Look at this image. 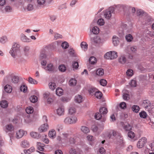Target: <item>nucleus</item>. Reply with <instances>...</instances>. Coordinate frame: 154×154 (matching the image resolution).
Listing matches in <instances>:
<instances>
[{
	"instance_id": "0eeeda50",
	"label": "nucleus",
	"mask_w": 154,
	"mask_h": 154,
	"mask_svg": "<svg viewBox=\"0 0 154 154\" xmlns=\"http://www.w3.org/2000/svg\"><path fill=\"white\" fill-rule=\"evenodd\" d=\"M146 142V139L143 137L140 139L137 143V146L138 148H141L143 147Z\"/></svg>"
},
{
	"instance_id": "1a4fd4ad",
	"label": "nucleus",
	"mask_w": 154,
	"mask_h": 154,
	"mask_svg": "<svg viewBox=\"0 0 154 154\" xmlns=\"http://www.w3.org/2000/svg\"><path fill=\"white\" fill-rule=\"evenodd\" d=\"M104 128L103 125H99L97 126H93L92 127V131L94 132H99Z\"/></svg>"
},
{
	"instance_id": "f8f14e48",
	"label": "nucleus",
	"mask_w": 154,
	"mask_h": 154,
	"mask_svg": "<svg viewBox=\"0 0 154 154\" xmlns=\"http://www.w3.org/2000/svg\"><path fill=\"white\" fill-rule=\"evenodd\" d=\"M21 45L18 42H14L13 43L12 48L20 52V48Z\"/></svg>"
},
{
	"instance_id": "20e7f679",
	"label": "nucleus",
	"mask_w": 154,
	"mask_h": 154,
	"mask_svg": "<svg viewBox=\"0 0 154 154\" xmlns=\"http://www.w3.org/2000/svg\"><path fill=\"white\" fill-rule=\"evenodd\" d=\"M115 11V8L113 7H110L106 9L104 12V16L107 19H110L111 16L112 14Z\"/></svg>"
},
{
	"instance_id": "bf43d9fd",
	"label": "nucleus",
	"mask_w": 154,
	"mask_h": 154,
	"mask_svg": "<svg viewBox=\"0 0 154 154\" xmlns=\"http://www.w3.org/2000/svg\"><path fill=\"white\" fill-rule=\"evenodd\" d=\"M63 37L62 35L57 33H55L54 34V38L56 39H57L59 38H61Z\"/></svg>"
},
{
	"instance_id": "4be33fe9",
	"label": "nucleus",
	"mask_w": 154,
	"mask_h": 154,
	"mask_svg": "<svg viewBox=\"0 0 154 154\" xmlns=\"http://www.w3.org/2000/svg\"><path fill=\"white\" fill-rule=\"evenodd\" d=\"M123 97L124 100H128L129 98L128 92L126 90H124L123 91Z\"/></svg>"
},
{
	"instance_id": "de8ad7c7",
	"label": "nucleus",
	"mask_w": 154,
	"mask_h": 154,
	"mask_svg": "<svg viewBox=\"0 0 154 154\" xmlns=\"http://www.w3.org/2000/svg\"><path fill=\"white\" fill-rule=\"evenodd\" d=\"M30 100L31 102L33 103H35L37 101L38 98L36 96L33 95L31 96L30 98Z\"/></svg>"
},
{
	"instance_id": "2f4dec72",
	"label": "nucleus",
	"mask_w": 154,
	"mask_h": 154,
	"mask_svg": "<svg viewBox=\"0 0 154 154\" xmlns=\"http://www.w3.org/2000/svg\"><path fill=\"white\" fill-rule=\"evenodd\" d=\"M81 130L85 134H87L90 132L89 128L85 126H82L81 127Z\"/></svg>"
},
{
	"instance_id": "b1692460",
	"label": "nucleus",
	"mask_w": 154,
	"mask_h": 154,
	"mask_svg": "<svg viewBox=\"0 0 154 154\" xmlns=\"http://www.w3.org/2000/svg\"><path fill=\"white\" fill-rule=\"evenodd\" d=\"M119 62L122 64H125L126 61V59L124 55L120 56L118 59Z\"/></svg>"
},
{
	"instance_id": "f3484780",
	"label": "nucleus",
	"mask_w": 154,
	"mask_h": 154,
	"mask_svg": "<svg viewBox=\"0 0 154 154\" xmlns=\"http://www.w3.org/2000/svg\"><path fill=\"white\" fill-rule=\"evenodd\" d=\"M20 38L21 40L23 42H29L31 41L30 39L27 38L26 36L23 33L20 35Z\"/></svg>"
},
{
	"instance_id": "f03ea898",
	"label": "nucleus",
	"mask_w": 154,
	"mask_h": 154,
	"mask_svg": "<svg viewBox=\"0 0 154 154\" xmlns=\"http://www.w3.org/2000/svg\"><path fill=\"white\" fill-rule=\"evenodd\" d=\"M118 57V53L115 51H109L107 52L104 55V57L105 59L110 60L115 59Z\"/></svg>"
},
{
	"instance_id": "ddd939ff",
	"label": "nucleus",
	"mask_w": 154,
	"mask_h": 154,
	"mask_svg": "<svg viewBox=\"0 0 154 154\" xmlns=\"http://www.w3.org/2000/svg\"><path fill=\"white\" fill-rule=\"evenodd\" d=\"M20 53V52L11 48L9 51V53L14 58H15Z\"/></svg>"
},
{
	"instance_id": "774afa93",
	"label": "nucleus",
	"mask_w": 154,
	"mask_h": 154,
	"mask_svg": "<svg viewBox=\"0 0 154 154\" xmlns=\"http://www.w3.org/2000/svg\"><path fill=\"white\" fill-rule=\"evenodd\" d=\"M100 84L103 86H105L107 84L106 80L103 79H101L100 81Z\"/></svg>"
},
{
	"instance_id": "052dcab7",
	"label": "nucleus",
	"mask_w": 154,
	"mask_h": 154,
	"mask_svg": "<svg viewBox=\"0 0 154 154\" xmlns=\"http://www.w3.org/2000/svg\"><path fill=\"white\" fill-rule=\"evenodd\" d=\"M59 69L60 71L63 72L66 70V67L64 65H61L59 66Z\"/></svg>"
},
{
	"instance_id": "5fc2aeb1",
	"label": "nucleus",
	"mask_w": 154,
	"mask_h": 154,
	"mask_svg": "<svg viewBox=\"0 0 154 154\" xmlns=\"http://www.w3.org/2000/svg\"><path fill=\"white\" fill-rule=\"evenodd\" d=\"M20 90L21 91L26 93L27 91V87L25 85H22L20 87Z\"/></svg>"
},
{
	"instance_id": "c9c22d12",
	"label": "nucleus",
	"mask_w": 154,
	"mask_h": 154,
	"mask_svg": "<svg viewBox=\"0 0 154 154\" xmlns=\"http://www.w3.org/2000/svg\"><path fill=\"white\" fill-rule=\"evenodd\" d=\"M28 82L30 83L33 85L37 84L38 83L37 81L30 77L28 78Z\"/></svg>"
},
{
	"instance_id": "72a5a7b5",
	"label": "nucleus",
	"mask_w": 154,
	"mask_h": 154,
	"mask_svg": "<svg viewBox=\"0 0 154 154\" xmlns=\"http://www.w3.org/2000/svg\"><path fill=\"white\" fill-rule=\"evenodd\" d=\"M81 48L84 51H86L87 50L88 45L87 43L85 42H82L80 45Z\"/></svg>"
},
{
	"instance_id": "338daca9",
	"label": "nucleus",
	"mask_w": 154,
	"mask_h": 154,
	"mask_svg": "<svg viewBox=\"0 0 154 154\" xmlns=\"http://www.w3.org/2000/svg\"><path fill=\"white\" fill-rule=\"evenodd\" d=\"M52 94L49 92H46L44 94V97L45 99L49 97H51Z\"/></svg>"
},
{
	"instance_id": "4c0bfd02",
	"label": "nucleus",
	"mask_w": 154,
	"mask_h": 154,
	"mask_svg": "<svg viewBox=\"0 0 154 154\" xmlns=\"http://www.w3.org/2000/svg\"><path fill=\"white\" fill-rule=\"evenodd\" d=\"M125 39L128 42H130L132 41L133 38L131 35L129 34L126 35Z\"/></svg>"
},
{
	"instance_id": "09e8293b",
	"label": "nucleus",
	"mask_w": 154,
	"mask_h": 154,
	"mask_svg": "<svg viewBox=\"0 0 154 154\" xmlns=\"http://www.w3.org/2000/svg\"><path fill=\"white\" fill-rule=\"evenodd\" d=\"M94 96L97 98L100 99L102 97V94L101 92L97 91L94 94Z\"/></svg>"
},
{
	"instance_id": "c85d7f7f",
	"label": "nucleus",
	"mask_w": 154,
	"mask_h": 154,
	"mask_svg": "<svg viewBox=\"0 0 154 154\" xmlns=\"http://www.w3.org/2000/svg\"><path fill=\"white\" fill-rule=\"evenodd\" d=\"M56 94L59 96H60L63 94V90L60 88H58L56 89Z\"/></svg>"
},
{
	"instance_id": "f704fd0d",
	"label": "nucleus",
	"mask_w": 154,
	"mask_h": 154,
	"mask_svg": "<svg viewBox=\"0 0 154 154\" xmlns=\"http://www.w3.org/2000/svg\"><path fill=\"white\" fill-rule=\"evenodd\" d=\"M69 154H77V152L76 149L73 147H70L68 150Z\"/></svg>"
},
{
	"instance_id": "a19ab883",
	"label": "nucleus",
	"mask_w": 154,
	"mask_h": 154,
	"mask_svg": "<svg viewBox=\"0 0 154 154\" xmlns=\"http://www.w3.org/2000/svg\"><path fill=\"white\" fill-rule=\"evenodd\" d=\"M47 55L45 54V49H43L41 52L40 56V58L41 59H43L46 57Z\"/></svg>"
},
{
	"instance_id": "8fccbe9b",
	"label": "nucleus",
	"mask_w": 154,
	"mask_h": 154,
	"mask_svg": "<svg viewBox=\"0 0 154 154\" xmlns=\"http://www.w3.org/2000/svg\"><path fill=\"white\" fill-rule=\"evenodd\" d=\"M71 124H75L77 121V119L75 116H70Z\"/></svg>"
},
{
	"instance_id": "69168bd1",
	"label": "nucleus",
	"mask_w": 154,
	"mask_h": 154,
	"mask_svg": "<svg viewBox=\"0 0 154 154\" xmlns=\"http://www.w3.org/2000/svg\"><path fill=\"white\" fill-rule=\"evenodd\" d=\"M76 110L73 107L70 108L69 110V113L70 115H72L75 113Z\"/></svg>"
},
{
	"instance_id": "4d7b16f0",
	"label": "nucleus",
	"mask_w": 154,
	"mask_h": 154,
	"mask_svg": "<svg viewBox=\"0 0 154 154\" xmlns=\"http://www.w3.org/2000/svg\"><path fill=\"white\" fill-rule=\"evenodd\" d=\"M35 150L34 148L32 147L27 150H24L25 152H26V154H30L31 152H34Z\"/></svg>"
},
{
	"instance_id": "9d476101",
	"label": "nucleus",
	"mask_w": 154,
	"mask_h": 154,
	"mask_svg": "<svg viewBox=\"0 0 154 154\" xmlns=\"http://www.w3.org/2000/svg\"><path fill=\"white\" fill-rule=\"evenodd\" d=\"M118 147L120 148H122L125 146V142L122 137H120L117 142Z\"/></svg>"
},
{
	"instance_id": "13d9d810",
	"label": "nucleus",
	"mask_w": 154,
	"mask_h": 154,
	"mask_svg": "<svg viewBox=\"0 0 154 154\" xmlns=\"http://www.w3.org/2000/svg\"><path fill=\"white\" fill-rule=\"evenodd\" d=\"M112 137H116L118 136L119 137H121V134L119 133L115 130H112Z\"/></svg>"
},
{
	"instance_id": "e433bc0d",
	"label": "nucleus",
	"mask_w": 154,
	"mask_h": 154,
	"mask_svg": "<svg viewBox=\"0 0 154 154\" xmlns=\"http://www.w3.org/2000/svg\"><path fill=\"white\" fill-rule=\"evenodd\" d=\"M48 85L49 88L52 90H54L56 87V85L54 82H50L49 83Z\"/></svg>"
},
{
	"instance_id": "7ed1b4c3",
	"label": "nucleus",
	"mask_w": 154,
	"mask_h": 154,
	"mask_svg": "<svg viewBox=\"0 0 154 154\" xmlns=\"http://www.w3.org/2000/svg\"><path fill=\"white\" fill-rule=\"evenodd\" d=\"M4 130L6 133H8V134L10 138V140L12 143L11 139L13 137L14 128L13 126L11 124L5 126Z\"/></svg>"
},
{
	"instance_id": "cd10ccee",
	"label": "nucleus",
	"mask_w": 154,
	"mask_h": 154,
	"mask_svg": "<svg viewBox=\"0 0 154 154\" xmlns=\"http://www.w3.org/2000/svg\"><path fill=\"white\" fill-rule=\"evenodd\" d=\"M96 74L97 75L99 76L103 75L104 74L103 69L102 68L98 69L96 71Z\"/></svg>"
},
{
	"instance_id": "39448f33",
	"label": "nucleus",
	"mask_w": 154,
	"mask_h": 154,
	"mask_svg": "<svg viewBox=\"0 0 154 154\" xmlns=\"http://www.w3.org/2000/svg\"><path fill=\"white\" fill-rule=\"evenodd\" d=\"M92 34L90 35L91 40L93 41L94 43L98 45H102L104 43V40L101 39L99 36H96L94 37H92Z\"/></svg>"
},
{
	"instance_id": "4468645a",
	"label": "nucleus",
	"mask_w": 154,
	"mask_h": 154,
	"mask_svg": "<svg viewBox=\"0 0 154 154\" xmlns=\"http://www.w3.org/2000/svg\"><path fill=\"white\" fill-rule=\"evenodd\" d=\"M30 135L32 137L36 139H39L41 137L40 134L38 132L32 131L30 133Z\"/></svg>"
},
{
	"instance_id": "aec40b11",
	"label": "nucleus",
	"mask_w": 154,
	"mask_h": 154,
	"mask_svg": "<svg viewBox=\"0 0 154 154\" xmlns=\"http://www.w3.org/2000/svg\"><path fill=\"white\" fill-rule=\"evenodd\" d=\"M112 42L115 46H117L119 43V38L116 36H113L112 38Z\"/></svg>"
},
{
	"instance_id": "0e129e2a",
	"label": "nucleus",
	"mask_w": 154,
	"mask_h": 154,
	"mask_svg": "<svg viewBox=\"0 0 154 154\" xmlns=\"http://www.w3.org/2000/svg\"><path fill=\"white\" fill-rule=\"evenodd\" d=\"M126 73L128 76H131L133 74V71L131 69H128L127 70Z\"/></svg>"
},
{
	"instance_id": "393cba45",
	"label": "nucleus",
	"mask_w": 154,
	"mask_h": 154,
	"mask_svg": "<svg viewBox=\"0 0 154 154\" xmlns=\"http://www.w3.org/2000/svg\"><path fill=\"white\" fill-rule=\"evenodd\" d=\"M46 0H37L38 6L42 7L45 5Z\"/></svg>"
},
{
	"instance_id": "6ab92c4d",
	"label": "nucleus",
	"mask_w": 154,
	"mask_h": 154,
	"mask_svg": "<svg viewBox=\"0 0 154 154\" xmlns=\"http://www.w3.org/2000/svg\"><path fill=\"white\" fill-rule=\"evenodd\" d=\"M90 31L93 34L97 35L99 33L100 29L97 26H94L90 29Z\"/></svg>"
},
{
	"instance_id": "473e14b6",
	"label": "nucleus",
	"mask_w": 154,
	"mask_h": 154,
	"mask_svg": "<svg viewBox=\"0 0 154 154\" xmlns=\"http://www.w3.org/2000/svg\"><path fill=\"white\" fill-rule=\"evenodd\" d=\"M89 63L91 64L94 65L96 63L97 60L95 57H91L89 59Z\"/></svg>"
},
{
	"instance_id": "f257e3e1",
	"label": "nucleus",
	"mask_w": 154,
	"mask_h": 154,
	"mask_svg": "<svg viewBox=\"0 0 154 154\" xmlns=\"http://www.w3.org/2000/svg\"><path fill=\"white\" fill-rule=\"evenodd\" d=\"M4 80L8 82L11 81L14 84L17 83L19 81L18 77L15 75L14 73H10L4 78Z\"/></svg>"
},
{
	"instance_id": "412c9836",
	"label": "nucleus",
	"mask_w": 154,
	"mask_h": 154,
	"mask_svg": "<svg viewBox=\"0 0 154 154\" xmlns=\"http://www.w3.org/2000/svg\"><path fill=\"white\" fill-rule=\"evenodd\" d=\"M37 147L38 150L40 151H44V150L45 145L40 142L37 143Z\"/></svg>"
},
{
	"instance_id": "dca6fc26",
	"label": "nucleus",
	"mask_w": 154,
	"mask_h": 154,
	"mask_svg": "<svg viewBox=\"0 0 154 154\" xmlns=\"http://www.w3.org/2000/svg\"><path fill=\"white\" fill-rule=\"evenodd\" d=\"M48 135L51 138L54 139L55 138L56 136V131L54 129L50 130L49 131Z\"/></svg>"
},
{
	"instance_id": "e2e57ef3",
	"label": "nucleus",
	"mask_w": 154,
	"mask_h": 154,
	"mask_svg": "<svg viewBox=\"0 0 154 154\" xmlns=\"http://www.w3.org/2000/svg\"><path fill=\"white\" fill-rule=\"evenodd\" d=\"M26 9L28 11H31L34 9L33 5L32 4H28L26 8Z\"/></svg>"
},
{
	"instance_id": "37998d69",
	"label": "nucleus",
	"mask_w": 154,
	"mask_h": 154,
	"mask_svg": "<svg viewBox=\"0 0 154 154\" xmlns=\"http://www.w3.org/2000/svg\"><path fill=\"white\" fill-rule=\"evenodd\" d=\"M32 122V120L29 117L27 116L24 118V122L26 124H29Z\"/></svg>"
},
{
	"instance_id": "603ef678",
	"label": "nucleus",
	"mask_w": 154,
	"mask_h": 154,
	"mask_svg": "<svg viewBox=\"0 0 154 154\" xmlns=\"http://www.w3.org/2000/svg\"><path fill=\"white\" fill-rule=\"evenodd\" d=\"M71 119L70 117H67L65 118L64 121V123L65 124L68 125L71 124Z\"/></svg>"
},
{
	"instance_id": "6e6552de",
	"label": "nucleus",
	"mask_w": 154,
	"mask_h": 154,
	"mask_svg": "<svg viewBox=\"0 0 154 154\" xmlns=\"http://www.w3.org/2000/svg\"><path fill=\"white\" fill-rule=\"evenodd\" d=\"M27 132L26 131L21 129L17 131L16 134V137L17 139H20L24 135H26Z\"/></svg>"
},
{
	"instance_id": "a211bd4d",
	"label": "nucleus",
	"mask_w": 154,
	"mask_h": 154,
	"mask_svg": "<svg viewBox=\"0 0 154 154\" xmlns=\"http://www.w3.org/2000/svg\"><path fill=\"white\" fill-rule=\"evenodd\" d=\"M5 91L7 93H10L12 90V88L11 85L9 84L6 85L4 87Z\"/></svg>"
},
{
	"instance_id": "423d86ee",
	"label": "nucleus",
	"mask_w": 154,
	"mask_h": 154,
	"mask_svg": "<svg viewBox=\"0 0 154 154\" xmlns=\"http://www.w3.org/2000/svg\"><path fill=\"white\" fill-rule=\"evenodd\" d=\"M49 126L47 123L42 125L38 128V131L39 133H43L46 132L49 129Z\"/></svg>"
},
{
	"instance_id": "9b49d317",
	"label": "nucleus",
	"mask_w": 154,
	"mask_h": 154,
	"mask_svg": "<svg viewBox=\"0 0 154 154\" xmlns=\"http://www.w3.org/2000/svg\"><path fill=\"white\" fill-rule=\"evenodd\" d=\"M142 105L145 109H150L151 104L149 101L148 100H146L143 101L142 103Z\"/></svg>"
},
{
	"instance_id": "c03bdc74",
	"label": "nucleus",
	"mask_w": 154,
	"mask_h": 154,
	"mask_svg": "<svg viewBox=\"0 0 154 154\" xmlns=\"http://www.w3.org/2000/svg\"><path fill=\"white\" fill-rule=\"evenodd\" d=\"M97 89L94 88H91L88 90V91L90 94L93 95H94V94L97 91Z\"/></svg>"
},
{
	"instance_id": "3c124183",
	"label": "nucleus",
	"mask_w": 154,
	"mask_h": 154,
	"mask_svg": "<svg viewBox=\"0 0 154 154\" xmlns=\"http://www.w3.org/2000/svg\"><path fill=\"white\" fill-rule=\"evenodd\" d=\"M100 113L97 112L96 113L94 116L95 118L97 120H99L102 118H103V116Z\"/></svg>"
},
{
	"instance_id": "6e6d98bb",
	"label": "nucleus",
	"mask_w": 154,
	"mask_h": 154,
	"mask_svg": "<svg viewBox=\"0 0 154 154\" xmlns=\"http://www.w3.org/2000/svg\"><path fill=\"white\" fill-rule=\"evenodd\" d=\"M26 111L28 114H31L33 112V109L32 107L29 106L26 108Z\"/></svg>"
},
{
	"instance_id": "7c9ffc66",
	"label": "nucleus",
	"mask_w": 154,
	"mask_h": 154,
	"mask_svg": "<svg viewBox=\"0 0 154 154\" xmlns=\"http://www.w3.org/2000/svg\"><path fill=\"white\" fill-rule=\"evenodd\" d=\"M21 146L23 148L28 147L29 146V143L27 140H24L21 142Z\"/></svg>"
},
{
	"instance_id": "79ce46f5",
	"label": "nucleus",
	"mask_w": 154,
	"mask_h": 154,
	"mask_svg": "<svg viewBox=\"0 0 154 154\" xmlns=\"http://www.w3.org/2000/svg\"><path fill=\"white\" fill-rule=\"evenodd\" d=\"M46 70L49 71H51L54 70L53 65L51 63L48 64L46 69Z\"/></svg>"
},
{
	"instance_id": "2eb2a0df",
	"label": "nucleus",
	"mask_w": 154,
	"mask_h": 154,
	"mask_svg": "<svg viewBox=\"0 0 154 154\" xmlns=\"http://www.w3.org/2000/svg\"><path fill=\"white\" fill-rule=\"evenodd\" d=\"M64 108L63 106L60 107L56 110L57 114L59 116L64 115Z\"/></svg>"
},
{
	"instance_id": "58836bf2",
	"label": "nucleus",
	"mask_w": 154,
	"mask_h": 154,
	"mask_svg": "<svg viewBox=\"0 0 154 154\" xmlns=\"http://www.w3.org/2000/svg\"><path fill=\"white\" fill-rule=\"evenodd\" d=\"M77 83V81L74 79H72L69 82V85L71 86H74Z\"/></svg>"
},
{
	"instance_id": "680f3d73",
	"label": "nucleus",
	"mask_w": 154,
	"mask_h": 154,
	"mask_svg": "<svg viewBox=\"0 0 154 154\" xmlns=\"http://www.w3.org/2000/svg\"><path fill=\"white\" fill-rule=\"evenodd\" d=\"M69 45L68 43L66 42H63L61 44V46L63 49H66L69 47Z\"/></svg>"
},
{
	"instance_id": "ea45409f",
	"label": "nucleus",
	"mask_w": 154,
	"mask_h": 154,
	"mask_svg": "<svg viewBox=\"0 0 154 154\" xmlns=\"http://www.w3.org/2000/svg\"><path fill=\"white\" fill-rule=\"evenodd\" d=\"M128 137L131 139H133L135 137V134L132 131H130L128 132Z\"/></svg>"
},
{
	"instance_id": "a878e982",
	"label": "nucleus",
	"mask_w": 154,
	"mask_h": 154,
	"mask_svg": "<svg viewBox=\"0 0 154 154\" xmlns=\"http://www.w3.org/2000/svg\"><path fill=\"white\" fill-rule=\"evenodd\" d=\"M0 105L3 108L7 107L8 106V103L7 101L5 100H2L0 103Z\"/></svg>"
},
{
	"instance_id": "5701e85b",
	"label": "nucleus",
	"mask_w": 154,
	"mask_h": 154,
	"mask_svg": "<svg viewBox=\"0 0 154 154\" xmlns=\"http://www.w3.org/2000/svg\"><path fill=\"white\" fill-rule=\"evenodd\" d=\"M75 100L78 103H81L83 101L82 96L80 95H77L75 97Z\"/></svg>"
},
{
	"instance_id": "864d4df0",
	"label": "nucleus",
	"mask_w": 154,
	"mask_h": 154,
	"mask_svg": "<svg viewBox=\"0 0 154 154\" xmlns=\"http://www.w3.org/2000/svg\"><path fill=\"white\" fill-rule=\"evenodd\" d=\"M139 115L141 118L145 119L147 117V114L145 112L143 111L139 113Z\"/></svg>"
},
{
	"instance_id": "bb28decb",
	"label": "nucleus",
	"mask_w": 154,
	"mask_h": 154,
	"mask_svg": "<svg viewBox=\"0 0 154 154\" xmlns=\"http://www.w3.org/2000/svg\"><path fill=\"white\" fill-rule=\"evenodd\" d=\"M123 129L126 131H130L131 129V126L128 124H125L122 125Z\"/></svg>"
},
{
	"instance_id": "49530a36",
	"label": "nucleus",
	"mask_w": 154,
	"mask_h": 154,
	"mask_svg": "<svg viewBox=\"0 0 154 154\" xmlns=\"http://www.w3.org/2000/svg\"><path fill=\"white\" fill-rule=\"evenodd\" d=\"M67 141L69 142V143L70 144H73L75 143V140L74 137H69L68 139H67Z\"/></svg>"
},
{
	"instance_id": "a18cd8bd",
	"label": "nucleus",
	"mask_w": 154,
	"mask_h": 154,
	"mask_svg": "<svg viewBox=\"0 0 154 154\" xmlns=\"http://www.w3.org/2000/svg\"><path fill=\"white\" fill-rule=\"evenodd\" d=\"M132 110L134 112L137 113L138 112L140 108L139 106L137 105L133 106L132 107Z\"/></svg>"
},
{
	"instance_id": "c756f323",
	"label": "nucleus",
	"mask_w": 154,
	"mask_h": 154,
	"mask_svg": "<svg viewBox=\"0 0 154 154\" xmlns=\"http://www.w3.org/2000/svg\"><path fill=\"white\" fill-rule=\"evenodd\" d=\"M100 112L104 116V115L106 114L108 112L107 108L105 107H101L99 109Z\"/></svg>"
}]
</instances>
